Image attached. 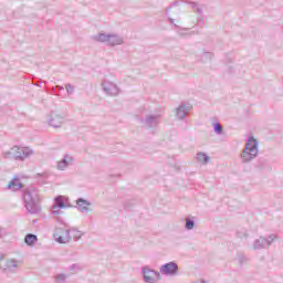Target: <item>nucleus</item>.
Returning a JSON list of instances; mask_svg holds the SVG:
<instances>
[{"label":"nucleus","mask_w":283,"mask_h":283,"mask_svg":"<svg viewBox=\"0 0 283 283\" xmlns=\"http://www.w3.org/2000/svg\"><path fill=\"white\" fill-rule=\"evenodd\" d=\"M238 262H239V264H244V262H247V256H244V255H239V256H238Z\"/></svg>","instance_id":"29"},{"label":"nucleus","mask_w":283,"mask_h":283,"mask_svg":"<svg viewBox=\"0 0 283 283\" xmlns=\"http://www.w3.org/2000/svg\"><path fill=\"white\" fill-rule=\"evenodd\" d=\"M159 272L161 273V275H177L178 274V265L176 264V262H168L163 264L159 268Z\"/></svg>","instance_id":"10"},{"label":"nucleus","mask_w":283,"mask_h":283,"mask_svg":"<svg viewBox=\"0 0 283 283\" xmlns=\"http://www.w3.org/2000/svg\"><path fill=\"white\" fill-rule=\"evenodd\" d=\"M31 156H34V150L30 147L12 146L9 150L2 151L4 160H17L23 163Z\"/></svg>","instance_id":"1"},{"label":"nucleus","mask_w":283,"mask_h":283,"mask_svg":"<svg viewBox=\"0 0 283 283\" xmlns=\"http://www.w3.org/2000/svg\"><path fill=\"white\" fill-rule=\"evenodd\" d=\"M172 6H178V2H174Z\"/></svg>","instance_id":"32"},{"label":"nucleus","mask_w":283,"mask_h":283,"mask_svg":"<svg viewBox=\"0 0 283 283\" xmlns=\"http://www.w3.org/2000/svg\"><path fill=\"white\" fill-rule=\"evenodd\" d=\"M213 129H214V134H217L218 136H222L224 129L222 128V125H220V123L216 122L213 124Z\"/></svg>","instance_id":"22"},{"label":"nucleus","mask_w":283,"mask_h":283,"mask_svg":"<svg viewBox=\"0 0 283 283\" xmlns=\"http://www.w3.org/2000/svg\"><path fill=\"white\" fill-rule=\"evenodd\" d=\"M8 189L11 191H19V189H23V184H21V180H19L17 177L13 178L9 184H8Z\"/></svg>","instance_id":"16"},{"label":"nucleus","mask_w":283,"mask_h":283,"mask_svg":"<svg viewBox=\"0 0 283 283\" xmlns=\"http://www.w3.org/2000/svg\"><path fill=\"white\" fill-rule=\"evenodd\" d=\"M189 112H191V106L187 105V104H181L177 111H176V117L179 120H182V118H185L186 116H189Z\"/></svg>","instance_id":"13"},{"label":"nucleus","mask_w":283,"mask_h":283,"mask_svg":"<svg viewBox=\"0 0 283 283\" xmlns=\"http://www.w3.org/2000/svg\"><path fill=\"white\" fill-rule=\"evenodd\" d=\"M65 280H67V276L65 274H57L55 276V282L56 283H65Z\"/></svg>","instance_id":"25"},{"label":"nucleus","mask_w":283,"mask_h":283,"mask_svg":"<svg viewBox=\"0 0 283 283\" xmlns=\"http://www.w3.org/2000/svg\"><path fill=\"white\" fill-rule=\"evenodd\" d=\"M56 90H59V92L63 91V86H56Z\"/></svg>","instance_id":"31"},{"label":"nucleus","mask_w":283,"mask_h":283,"mask_svg":"<svg viewBox=\"0 0 283 283\" xmlns=\"http://www.w3.org/2000/svg\"><path fill=\"white\" fill-rule=\"evenodd\" d=\"M169 23H171V25H174L177 29V34H179V36H187V34H198V32L191 31L190 33H185V32H189L188 28H180L178 24H176V20L172 18H168Z\"/></svg>","instance_id":"15"},{"label":"nucleus","mask_w":283,"mask_h":283,"mask_svg":"<svg viewBox=\"0 0 283 283\" xmlns=\"http://www.w3.org/2000/svg\"><path fill=\"white\" fill-rule=\"evenodd\" d=\"M93 41L97 43H105L109 48H115V45H123V36L114 33H98L93 35Z\"/></svg>","instance_id":"4"},{"label":"nucleus","mask_w":283,"mask_h":283,"mask_svg":"<svg viewBox=\"0 0 283 283\" xmlns=\"http://www.w3.org/2000/svg\"><path fill=\"white\" fill-rule=\"evenodd\" d=\"M65 87L67 94H74V86H72V84H66Z\"/></svg>","instance_id":"27"},{"label":"nucleus","mask_w":283,"mask_h":283,"mask_svg":"<svg viewBox=\"0 0 283 283\" xmlns=\"http://www.w3.org/2000/svg\"><path fill=\"white\" fill-rule=\"evenodd\" d=\"M70 227L65 223H60L53 232V238L57 244H69V242L72 240V237L70 235Z\"/></svg>","instance_id":"5"},{"label":"nucleus","mask_w":283,"mask_h":283,"mask_svg":"<svg viewBox=\"0 0 283 283\" xmlns=\"http://www.w3.org/2000/svg\"><path fill=\"white\" fill-rule=\"evenodd\" d=\"M76 205H77V210H80L81 213H90V207H92V202L83 198H78L76 200Z\"/></svg>","instance_id":"14"},{"label":"nucleus","mask_w":283,"mask_h":283,"mask_svg":"<svg viewBox=\"0 0 283 283\" xmlns=\"http://www.w3.org/2000/svg\"><path fill=\"white\" fill-rule=\"evenodd\" d=\"M61 209L59 206H55L53 203V206L51 207V216H53V218H59V216H61V213H63V211H61Z\"/></svg>","instance_id":"21"},{"label":"nucleus","mask_w":283,"mask_h":283,"mask_svg":"<svg viewBox=\"0 0 283 283\" xmlns=\"http://www.w3.org/2000/svg\"><path fill=\"white\" fill-rule=\"evenodd\" d=\"M196 227V220L193 218L187 217L186 218V224H185V230L186 231H191Z\"/></svg>","instance_id":"19"},{"label":"nucleus","mask_w":283,"mask_h":283,"mask_svg":"<svg viewBox=\"0 0 283 283\" xmlns=\"http://www.w3.org/2000/svg\"><path fill=\"white\" fill-rule=\"evenodd\" d=\"M53 205H55L60 209H67V205H65V199L63 198V196L55 197Z\"/></svg>","instance_id":"18"},{"label":"nucleus","mask_w":283,"mask_h":283,"mask_svg":"<svg viewBox=\"0 0 283 283\" xmlns=\"http://www.w3.org/2000/svg\"><path fill=\"white\" fill-rule=\"evenodd\" d=\"M201 283H207V281H201Z\"/></svg>","instance_id":"33"},{"label":"nucleus","mask_w":283,"mask_h":283,"mask_svg":"<svg viewBox=\"0 0 283 283\" xmlns=\"http://www.w3.org/2000/svg\"><path fill=\"white\" fill-rule=\"evenodd\" d=\"M142 275L144 282L146 283H156L160 282V272L149 269V266H144L142 269Z\"/></svg>","instance_id":"8"},{"label":"nucleus","mask_w":283,"mask_h":283,"mask_svg":"<svg viewBox=\"0 0 283 283\" xmlns=\"http://www.w3.org/2000/svg\"><path fill=\"white\" fill-rule=\"evenodd\" d=\"M142 123L147 129H156L160 125V115H147Z\"/></svg>","instance_id":"9"},{"label":"nucleus","mask_w":283,"mask_h":283,"mask_svg":"<svg viewBox=\"0 0 283 283\" xmlns=\"http://www.w3.org/2000/svg\"><path fill=\"white\" fill-rule=\"evenodd\" d=\"M65 123V116L59 115L56 112L51 113V118L49 119V125L54 128H59Z\"/></svg>","instance_id":"12"},{"label":"nucleus","mask_w":283,"mask_h":283,"mask_svg":"<svg viewBox=\"0 0 283 283\" xmlns=\"http://www.w3.org/2000/svg\"><path fill=\"white\" fill-rule=\"evenodd\" d=\"M277 240V235L270 234L268 238L260 237L259 239L254 240L252 244V249L254 251H261L262 249H269L273 242Z\"/></svg>","instance_id":"6"},{"label":"nucleus","mask_w":283,"mask_h":283,"mask_svg":"<svg viewBox=\"0 0 283 283\" xmlns=\"http://www.w3.org/2000/svg\"><path fill=\"white\" fill-rule=\"evenodd\" d=\"M24 200V207L27 211L31 214H36L41 212V206H39V191L25 190L22 195Z\"/></svg>","instance_id":"3"},{"label":"nucleus","mask_w":283,"mask_h":283,"mask_svg":"<svg viewBox=\"0 0 283 283\" xmlns=\"http://www.w3.org/2000/svg\"><path fill=\"white\" fill-rule=\"evenodd\" d=\"M195 12H198V14H202V9L198 4H193Z\"/></svg>","instance_id":"30"},{"label":"nucleus","mask_w":283,"mask_h":283,"mask_svg":"<svg viewBox=\"0 0 283 283\" xmlns=\"http://www.w3.org/2000/svg\"><path fill=\"white\" fill-rule=\"evenodd\" d=\"M238 238H247V230L238 231L237 232Z\"/></svg>","instance_id":"28"},{"label":"nucleus","mask_w":283,"mask_h":283,"mask_svg":"<svg viewBox=\"0 0 283 283\" xmlns=\"http://www.w3.org/2000/svg\"><path fill=\"white\" fill-rule=\"evenodd\" d=\"M72 231H74V240L75 241H78V239L80 238H83V233H81V231H78V230H75V229H73Z\"/></svg>","instance_id":"26"},{"label":"nucleus","mask_w":283,"mask_h":283,"mask_svg":"<svg viewBox=\"0 0 283 283\" xmlns=\"http://www.w3.org/2000/svg\"><path fill=\"white\" fill-rule=\"evenodd\" d=\"M83 269H84L83 264H80V263H74L69 268V270L74 271V273H78V271H83Z\"/></svg>","instance_id":"23"},{"label":"nucleus","mask_w":283,"mask_h":283,"mask_svg":"<svg viewBox=\"0 0 283 283\" xmlns=\"http://www.w3.org/2000/svg\"><path fill=\"white\" fill-rule=\"evenodd\" d=\"M101 85L106 96H118V94H120V87H118V84L107 78L103 80Z\"/></svg>","instance_id":"7"},{"label":"nucleus","mask_w":283,"mask_h":283,"mask_svg":"<svg viewBox=\"0 0 283 283\" xmlns=\"http://www.w3.org/2000/svg\"><path fill=\"white\" fill-rule=\"evenodd\" d=\"M202 61L203 62H207V61H211V59H213V53L211 52H205L201 56Z\"/></svg>","instance_id":"24"},{"label":"nucleus","mask_w":283,"mask_h":283,"mask_svg":"<svg viewBox=\"0 0 283 283\" xmlns=\"http://www.w3.org/2000/svg\"><path fill=\"white\" fill-rule=\"evenodd\" d=\"M74 165V158L70 154H65L62 159H60L56 163V169L57 171H65L69 167H72Z\"/></svg>","instance_id":"11"},{"label":"nucleus","mask_w":283,"mask_h":283,"mask_svg":"<svg viewBox=\"0 0 283 283\" xmlns=\"http://www.w3.org/2000/svg\"><path fill=\"white\" fill-rule=\"evenodd\" d=\"M259 145L260 143L258 139L253 137L248 138V142L245 143V146L240 154V159L243 165H247L251 163V160H255V158H258V154H260V149L258 148Z\"/></svg>","instance_id":"2"},{"label":"nucleus","mask_w":283,"mask_h":283,"mask_svg":"<svg viewBox=\"0 0 283 283\" xmlns=\"http://www.w3.org/2000/svg\"><path fill=\"white\" fill-rule=\"evenodd\" d=\"M210 158L205 153H198L197 154V161L200 163V165H207L209 163Z\"/></svg>","instance_id":"20"},{"label":"nucleus","mask_w":283,"mask_h":283,"mask_svg":"<svg viewBox=\"0 0 283 283\" xmlns=\"http://www.w3.org/2000/svg\"><path fill=\"white\" fill-rule=\"evenodd\" d=\"M24 242L28 244V247H34V244L39 242V237H36V234L33 233H28L24 237Z\"/></svg>","instance_id":"17"}]
</instances>
